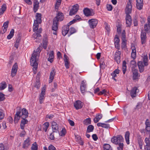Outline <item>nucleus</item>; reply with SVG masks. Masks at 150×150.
I'll list each match as a JSON object with an SVG mask.
<instances>
[{
  "label": "nucleus",
  "instance_id": "2eb2a0df",
  "mask_svg": "<svg viewBox=\"0 0 150 150\" xmlns=\"http://www.w3.org/2000/svg\"><path fill=\"white\" fill-rule=\"evenodd\" d=\"M64 61L65 62V66L67 69L69 68V62L68 57L66 54L64 55Z\"/></svg>",
  "mask_w": 150,
  "mask_h": 150
},
{
  "label": "nucleus",
  "instance_id": "bf43d9fd",
  "mask_svg": "<svg viewBox=\"0 0 150 150\" xmlns=\"http://www.w3.org/2000/svg\"><path fill=\"white\" fill-rule=\"evenodd\" d=\"M22 120H21V123L23 124L24 125H25V124H27L28 121L27 120L25 119V118H22Z\"/></svg>",
  "mask_w": 150,
  "mask_h": 150
},
{
  "label": "nucleus",
  "instance_id": "f8f14e48",
  "mask_svg": "<svg viewBox=\"0 0 150 150\" xmlns=\"http://www.w3.org/2000/svg\"><path fill=\"white\" fill-rule=\"evenodd\" d=\"M83 103L80 100H78L74 103V106L76 110L81 108Z\"/></svg>",
  "mask_w": 150,
  "mask_h": 150
},
{
  "label": "nucleus",
  "instance_id": "3c124183",
  "mask_svg": "<svg viewBox=\"0 0 150 150\" xmlns=\"http://www.w3.org/2000/svg\"><path fill=\"white\" fill-rule=\"evenodd\" d=\"M120 70L118 69H117L115 70L113 72V76L114 77H115L117 76L116 74H118L119 73Z\"/></svg>",
  "mask_w": 150,
  "mask_h": 150
},
{
  "label": "nucleus",
  "instance_id": "e433bc0d",
  "mask_svg": "<svg viewBox=\"0 0 150 150\" xmlns=\"http://www.w3.org/2000/svg\"><path fill=\"white\" fill-rule=\"evenodd\" d=\"M14 33V30L13 29H12L9 34L7 36V38L8 39H10L13 36Z\"/></svg>",
  "mask_w": 150,
  "mask_h": 150
},
{
  "label": "nucleus",
  "instance_id": "a19ab883",
  "mask_svg": "<svg viewBox=\"0 0 150 150\" xmlns=\"http://www.w3.org/2000/svg\"><path fill=\"white\" fill-rule=\"evenodd\" d=\"M6 9V7L5 5H3L1 8L0 9V15L2 14Z\"/></svg>",
  "mask_w": 150,
  "mask_h": 150
},
{
  "label": "nucleus",
  "instance_id": "4d7b16f0",
  "mask_svg": "<svg viewBox=\"0 0 150 150\" xmlns=\"http://www.w3.org/2000/svg\"><path fill=\"white\" fill-rule=\"evenodd\" d=\"M106 8L108 11H110L112 10V7L111 5L107 4L106 5Z\"/></svg>",
  "mask_w": 150,
  "mask_h": 150
},
{
  "label": "nucleus",
  "instance_id": "79ce46f5",
  "mask_svg": "<svg viewBox=\"0 0 150 150\" xmlns=\"http://www.w3.org/2000/svg\"><path fill=\"white\" fill-rule=\"evenodd\" d=\"M145 30L147 33H150V26L148 24H146L144 25Z\"/></svg>",
  "mask_w": 150,
  "mask_h": 150
},
{
  "label": "nucleus",
  "instance_id": "0eeeda50",
  "mask_svg": "<svg viewBox=\"0 0 150 150\" xmlns=\"http://www.w3.org/2000/svg\"><path fill=\"white\" fill-rule=\"evenodd\" d=\"M79 8V6L77 4L73 6L72 8L70 11L69 15L72 16L75 14L78 11Z\"/></svg>",
  "mask_w": 150,
  "mask_h": 150
},
{
  "label": "nucleus",
  "instance_id": "a18cd8bd",
  "mask_svg": "<svg viewBox=\"0 0 150 150\" xmlns=\"http://www.w3.org/2000/svg\"><path fill=\"white\" fill-rule=\"evenodd\" d=\"M117 145L118 146L117 147V150H123L124 147V144L122 142L119 143Z\"/></svg>",
  "mask_w": 150,
  "mask_h": 150
},
{
  "label": "nucleus",
  "instance_id": "603ef678",
  "mask_svg": "<svg viewBox=\"0 0 150 150\" xmlns=\"http://www.w3.org/2000/svg\"><path fill=\"white\" fill-rule=\"evenodd\" d=\"M54 127L55 128H52L53 132H57L59 134V131L58 130V125H57V126H54Z\"/></svg>",
  "mask_w": 150,
  "mask_h": 150
},
{
  "label": "nucleus",
  "instance_id": "0e129e2a",
  "mask_svg": "<svg viewBox=\"0 0 150 150\" xmlns=\"http://www.w3.org/2000/svg\"><path fill=\"white\" fill-rule=\"evenodd\" d=\"M106 90L105 89H104L102 91L98 93V95H100L103 94H105L106 92Z\"/></svg>",
  "mask_w": 150,
  "mask_h": 150
},
{
  "label": "nucleus",
  "instance_id": "473e14b6",
  "mask_svg": "<svg viewBox=\"0 0 150 150\" xmlns=\"http://www.w3.org/2000/svg\"><path fill=\"white\" fill-rule=\"evenodd\" d=\"M102 115H96L95 118L93 119L94 122L95 123H96L98 122V121L102 118Z\"/></svg>",
  "mask_w": 150,
  "mask_h": 150
},
{
  "label": "nucleus",
  "instance_id": "f704fd0d",
  "mask_svg": "<svg viewBox=\"0 0 150 150\" xmlns=\"http://www.w3.org/2000/svg\"><path fill=\"white\" fill-rule=\"evenodd\" d=\"M94 129V127L92 125H90L87 128L86 133H89L92 132Z\"/></svg>",
  "mask_w": 150,
  "mask_h": 150
},
{
  "label": "nucleus",
  "instance_id": "412c9836",
  "mask_svg": "<svg viewBox=\"0 0 150 150\" xmlns=\"http://www.w3.org/2000/svg\"><path fill=\"white\" fill-rule=\"evenodd\" d=\"M143 62L142 61H139L138 62V66L139 71L140 73L143 72L144 70V67Z\"/></svg>",
  "mask_w": 150,
  "mask_h": 150
},
{
  "label": "nucleus",
  "instance_id": "09e8293b",
  "mask_svg": "<svg viewBox=\"0 0 150 150\" xmlns=\"http://www.w3.org/2000/svg\"><path fill=\"white\" fill-rule=\"evenodd\" d=\"M127 40H122L121 48L124 49L127 47Z\"/></svg>",
  "mask_w": 150,
  "mask_h": 150
},
{
  "label": "nucleus",
  "instance_id": "f257e3e1",
  "mask_svg": "<svg viewBox=\"0 0 150 150\" xmlns=\"http://www.w3.org/2000/svg\"><path fill=\"white\" fill-rule=\"evenodd\" d=\"M42 49L41 47L40 46L36 50L35 52L34 51V52L32 55L30 59V63L31 65L33 67V69L34 71L35 70H37L38 67V64L37 62L36 57L39 55Z\"/></svg>",
  "mask_w": 150,
  "mask_h": 150
},
{
  "label": "nucleus",
  "instance_id": "de8ad7c7",
  "mask_svg": "<svg viewBox=\"0 0 150 150\" xmlns=\"http://www.w3.org/2000/svg\"><path fill=\"white\" fill-rule=\"evenodd\" d=\"M148 60L147 56H144L143 58V61L142 62L145 66H147L148 65L147 61Z\"/></svg>",
  "mask_w": 150,
  "mask_h": 150
},
{
  "label": "nucleus",
  "instance_id": "a211bd4d",
  "mask_svg": "<svg viewBox=\"0 0 150 150\" xmlns=\"http://www.w3.org/2000/svg\"><path fill=\"white\" fill-rule=\"evenodd\" d=\"M53 25L52 29L53 30H57L58 29V22L57 21L56 18H54L53 20Z\"/></svg>",
  "mask_w": 150,
  "mask_h": 150
},
{
  "label": "nucleus",
  "instance_id": "5701e85b",
  "mask_svg": "<svg viewBox=\"0 0 150 150\" xmlns=\"http://www.w3.org/2000/svg\"><path fill=\"white\" fill-rule=\"evenodd\" d=\"M120 52L118 51L116 52L115 55L114 59L116 61L117 64H119L120 62Z\"/></svg>",
  "mask_w": 150,
  "mask_h": 150
},
{
  "label": "nucleus",
  "instance_id": "72a5a7b5",
  "mask_svg": "<svg viewBox=\"0 0 150 150\" xmlns=\"http://www.w3.org/2000/svg\"><path fill=\"white\" fill-rule=\"evenodd\" d=\"M76 31V30L73 27H71L69 29V33L70 34L68 35V37L70 36L71 35L75 33Z\"/></svg>",
  "mask_w": 150,
  "mask_h": 150
},
{
  "label": "nucleus",
  "instance_id": "5fc2aeb1",
  "mask_svg": "<svg viewBox=\"0 0 150 150\" xmlns=\"http://www.w3.org/2000/svg\"><path fill=\"white\" fill-rule=\"evenodd\" d=\"M136 51H132L131 54V57L134 59H135L136 58Z\"/></svg>",
  "mask_w": 150,
  "mask_h": 150
},
{
  "label": "nucleus",
  "instance_id": "4468645a",
  "mask_svg": "<svg viewBox=\"0 0 150 150\" xmlns=\"http://www.w3.org/2000/svg\"><path fill=\"white\" fill-rule=\"evenodd\" d=\"M126 21L127 27H130L131 25L132 20L131 17L129 15H126Z\"/></svg>",
  "mask_w": 150,
  "mask_h": 150
},
{
  "label": "nucleus",
  "instance_id": "20e7f679",
  "mask_svg": "<svg viewBox=\"0 0 150 150\" xmlns=\"http://www.w3.org/2000/svg\"><path fill=\"white\" fill-rule=\"evenodd\" d=\"M123 137L120 135H118L117 136L113 137V143L117 144L123 142L124 141Z\"/></svg>",
  "mask_w": 150,
  "mask_h": 150
},
{
  "label": "nucleus",
  "instance_id": "49530a36",
  "mask_svg": "<svg viewBox=\"0 0 150 150\" xmlns=\"http://www.w3.org/2000/svg\"><path fill=\"white\" fill-rule=\"evenodd\" d=\"M49 126V123L48 122L45 123L43 125V129L44 130L45 132H46Z\"/></svg>",
  "mask_w": 150,
  "mask_h": 150
},
{
  "label": "nucleus",
  "instance_id": "e2e57ef3",
  "mask_svg": "<svg viewBox=\"0 0 150 150\" xmlns=\"http://www.w3.org/2000/svg\"><path fill=\"white\" fill-rule=\"evenodd\" d=\"M9 23L8 21H7L6 22H4V23L2 27L7 28Z\"/></svg>",
  "mask_w": 150,
  "mask_h": 150
},
{
  "label": "nucleus",
  "instance_id": "9b49d317",
  "mask_svg": "<svg viewBox=\"0 0 150 150\" xmlns=\"http://www.w3.org/2000/svg\"><path fill=\"white\" fill-rule=\"evenodd\" d=\"M18 68V64L15 63L13 66L11 71V75L12 77L14 76L16 74Z\"/></svg>",
  "mask_w": 150,
  "mask_h": 150
},
{
  "label": "nucleus",
  "instance_id": "13d9d810",
  "mask_svg": "<svg viewBox=\"0 0 150 150\" xmlns=\"http://www.w3.org/2000/svg\"><path fill=\"white\" fill-rule=\"evenodd\" d=\"M66 132V129L64 128H63L61 132V133L62 134L61 136H64Z\"/></svg>",
  "mask_w": 150,
  "mask_h": 150
},
{
  "label": "nucleus",
  "instance_id": "c756f323",
  "mask_svg": "<svg viewBox=\"0 0 150 150\" xmlns=\"http://www.w3.org/2000/svg\"><path fill=\"white\" fill-rule=\"evenodd\" d=\"M103 148L104 150H112L110 145L107 144H105L103 145Z\"/></svg>",
  "mask_w": 150,
  "mask_h": 150
},
{
  "label": "nucleus",
  "instance_id": "a878e982",
  "mask_svg": "<svg viewBox=\"0 0 150 150\" xmlns=\"http://www.w3.org/2000/svg\"><path fill=\"white\" fill-rule=\"evenodd\" d=\"M86 84L83 81L81 83L80 86V89L82 93H84L85 91Z\"/></svg>",
  "mask_w": 150,
  "mask_h": 150
},
{
  "label": "nucleus",
  "instance_id": "6e6552de",
  "mask_svg": "<svg viewBox=\"0 0 150 150\" xmlns=\"http://www.w3.org/2000/svg\"><path fill=\"white\" fill-rule=\"evenodd\" d=\"M83 13L86 16H93L94 14L93 10L87 8H85L83 10Z\"/></svg>",
  "mask_w": 150,
  "mask_h": 150
},
{
  "label": "nucleus",
  "instance_id": "39448f33",
  "mask_svg": "<svg viewBox=\"0 0 150 150\" xmlns=\"http://www.w3.org/2000/svg\"><path fill=\"white\" fill-rule=\"evenodd\" d=\"M98 20L95 19H90L88 21V23L90 28L92 29L96 27L98 24Z\"/></svg>",
  "mask_w": 150,
  "mask_h": 150
},
{
  "label": "nucleus",
  "instance_id": "69168bd1",
  "mask_svg": "<svg viewBox=\"0 0 150 150\" xmlns=\"http://www.w3.org/2000/svg\"><path fill=\"white\" fill-rule=\"evenodd\" d=\"M68 121L69 123L70 124V125L71 126H74V122L73 121L69 119L68 120Z\"/></svg>",
  "mask_w": 150,
  "mask_h": 150
},
{
  "label": "nucleus",
  "instance_id": "37998d69",
  "mask_svg": "<svg viewBox=\"0 0 150 150\" xmlns=\"http://www.w3.org/2000/svg\"><path fill=\"white\" fill-rule=\"evenodd\" d=\"M6 87V84L5 82H3L0 84V90H3Z\"/></svg>",
  "mask_w": 150,
  "mask_h": 150
},
{
  "label": "nucleus",
  "instance_id": "dca6fc26",
  "mask_svg": "<svg viewBox=\"0 0 150 150\" xmlns=\"http://www.w3.org/2000/svg\"><path fill=\"white\" fill-rule=\"evenodd\" d=\"M146 33L145 32H142L141 34V42L142 44L145 43L146 39Z\"/></svg>",
  "mask_w": 150,
  "mask_h": 150
},
{
  "label": "nucleus",
  "instance_id": "c03bdc74",
  "mask_svg": "<svg viewBox=\"0 0 150 150\" xmlns=\"http://www.w3.org/2000/svg\"><path fill=\"white\" fill-rule=\"evenodd\" d=\"M31 150H38V146L36 142H34L31 148Z\"/></svg>",
  "mask_w": 150,
  "mask_h": 150
},
{
  "label": "nucleus",
  "instance_id": "bb28decb",
  "mask_svg": "<svg viewBox=\"0 0 150 150\" xmlns=\"http://www.w3.org/2000/svg\"><path fill=\"white\" fill-rule=\"evenodd\" d=\"M54 58V52L53 51H52L49 54V58L48 59V60L51 63H52L53 61Z\"/></svg>",
  "mask_w": 150,
  "mask_h": 150
},
{
  "label": "nucleus",
  "instance_id": "f3484780",
  "mask_svg": "<svg viewBox=\"0 0 150 150\" xmlns=\"http://www.w3.org/2000/svg\"><path fill=\"white\" fill-rule=\"evenodd\" d=\"M30 138L29 137H28L27 139L24 141L23 144V148L24 149L27 148L30 145Z\"/></svg>",
  "mask_w": 150,
  "mask_h": 150
},
{
  "label": "nucleus",
  "instance_id": "aec40b11",
  "mask_svg": "<svg viewBox=\"0 0 150 150\" xmlns=\"http://www.w3.org/2000/svg\"><path fill=\"white\" fill-rule=\"evenodd\" d=\"M54 18H56L57 19V21H61L63 20L64 18L63 14L59 12H58V14H57V16Z\"/></svg>",
  "mask_w": 150,
  "mask_h": 150
},
{
  "label": "nucleus",
  "instance_id": "58836bf2",
  "mask_svg": "<svg viewBox=\"0 0 150 150\" xmlns=\"http://www.w3.org/2000/svg\"><path fill=\"white\" fill-rule=\"evenodd\" d=\"M83 124L85 125H88L91 123V119L90 118H87L83 121Z\"/></svg>",
  "mask_w": 150,
  "mask_h": 150
},
{
  "label": "nucleus",
  "instance_id": "ddd939ff",
  "mask_svg": "<svg viewBox=\"0 0 150 150\" xmlns=\"http://www.w3.org/2000/svg\"><path fill=\"white\" fill-rule=\"evenodd\" d=\"M45 94V89L43 88L42 89L41 93L40 94V97L39 98L40 103L42 104L43 102L44 98V96Z\"/></svg>",
  "mask_w": 150,
  "mask_h": 150
},
{
  "label": "nucleus",
  "instance_id": "393cba45",
  "mask_svg": "<svg viewBox=\"0 0 150 150\" xmlns=\"http://www.w3.org/2000/svg\"><path fill=\"white\" fill-rule=\"evenodd\" d=\"M55 74V71L54 69H53L51 72L50 76V80H49V83H51L52 81L54 79V76Z\"/></svg>",
  "mask_w": 150,
  "mask_h": 150
},
{
  "label": "nucleus",
  "instance_id": "7ed1b4c3",
  "mask_svg": "<svg viewBox=\"0 0 150 150\" xmlns=\"http://www.w3.org/2000/svg\"><path fill=\"white\" fill-rule=\"evenodd\" d=\"M42 15L41 13H37L35 16L36 19L34 21L33 24V31H36L39 27V23L40 24L42 22L41 20Z\"/></svg>",
  "mask_w": 150,
  "mask_h": 150
},
{
  "label": "nucleus",
  "instance_id": "6e6d98bb",
  "mask_svg": "<svg viewBox=\"0 0 150 150\" xmlns=\"http://www.w3.org/2000/svg\"><path fill=\"white\" fill-rule=\"evenodd\" d=\"M5 99L4 95L1 93H0V101L4 100Z\"/></svg>",
  "mask_w": 150,
  "mask_h": 150
},
{
  "label": "nucleus",
  "instance_id": "9d476101",
  "mask_svg": "<svg viewBox=\"0 0 150 150\" xmlns=\"http://www.w3.org/2000/svg\"><path fill=\"white\" fill-rule=\"evenodd\" d=\"M120 40L118 36L116 35L114 38V44L115 47L118 50L120 49Z\"/></svg>",
  "mask_w": 150,
  "mask_h": 150
},
{
  "label": "nucleus",
  "instance_id": "c9c22d12",
  "mask_svg": "<svg viewBox=\"0 0 150 150\" xmlns=\"http://www.w3.org/2000/svg\"><path fill=\"white\" fill-rule=\"evenodd\" d=\"M130 66L132 69H134L137 66L136 62L134 59L131 61L130 63Z\"/></svg>",
  "mask_w": 150,
  "mask_h": 150
},
{
  "label": "nucleus",
  "instance_id": "052dcab7",
  "mask_svg": "<svg viewBox=\"0 0 150 150\" xmlns=\"http://www.w3.org/2000/svg\"><path fill=\"white\" fill-rule=\"evenodd\" d=\"M146 145H150V140L149 138L146 137L145 139Z\"/></svg>",
  "mask_w": 150,
  "mask_h": 150
},
{
  "label": "nucleus",
  "instance_id": "2f4dec72",
  "mask_svg": "<svg viewBox=\"0 0 150 150\" xmlns=\"http://www.w3.org/2000/svg\"><path fill=\"white\" fill-rule=\"evenodd\" d=\"M97 125L98 127H101L105 128H108L109 126V125L102 123H97Z\"/></svg>",
  "mask_w": 150,
  "mask_h": 150
},
{
  "label": "nucleus",
  "instance_id": "f03ea898",
  "mask_svg": "<svg viewBox=\"0 0 150 150\" xmlns=\"http://www.w3.org/2000/svg\"><path fill=\"white\" fill-rule=\"evenodd\" d=\"M19 108V111H17L15 115L14 121L15 123L18 122L21 117L22 118H25L28 116V113L26 109L23 108L22 109L21 115V107Z\"/></svg>",
  "mask_w": 150,
  "mask_h": 150
},
{
  "label": "nucleus",
  "instance_id": "680f3d73",
  "mask_svg": "<svg viewBox=\"0 0 150 150\" xmlns=\"http://www.w3.org/2000/svg\"><path fill=\"white\" fill-rule=\"evenodd\" d=\"M133 21L134 26H137L138 25V22L136 18H134L133 20Z\"/></svg>",
  "mask_w": 150,
  "mask_h": 150
},
{
  "label": "nucleus",
  "instance_id": "423d86ee",
  "mask_svg": "<svg viewBox=\"0 0 150 150\" xmlns=\"http://www.w3.org/2000/svg\"><path fill=\"white\" fill-rule=\"evenodd\" d=\"M132 8V2L130 0H129V1L127 2L126 8L125 9V13L126 15H129V14L131 13Z\"/></svg>",
  "mask_w": 150,
  "mask_h": 150
},
{
  "label": "nucleus",
  "instance_id": "7c9ffc66",
  "mask_svg": "<svg viewBox=\"0 0 150 150\" xmlns=\"http://www.w3.org/2000/svg\"><path fill=\"white\" fill-rule=\"evenodd\" d=\"M127 70L126 62L124 60L122 62V71L124 74H125Z\"/></svg>",
  "mask_w": 150,
  "mask_h": 150
},
{
  "label": "nucleus",
  "instance_id": "6ab92c4d",
  "mask_svg": "<svg viewBox=\"0 0 150 150\" xmlns=\"http://www.w3.org/2000/svg\"><path fill=\"white\" fill-rule=\"evenodd\" d=\"M137 91H139V90L136 87H134L131 90L130 92L131 96L132 98H134L136 96Z\"/></svg>",
  "mask_w": 150,
  "mask_h": 150
},
{
  "label": "nucleus",
  "instance_id": "4be33fe9",
  "mask_svg": "<svg viewBox=\"0 0 150 150\" xmlns=\"http://www.w3.org/2000/svg\"><path fill=\"white\" fill-rule=\"evenodd\" d=\"M67 27L68 26L64 25L62 28V33L64 36H65L69 31V28Z\"/></svg>",
  "mask_w": 150,
  "mask_h": 150
},
{
  "label": "nucleus",
  "instance_id": "c85d7f7f",
  "mask_svg": "<svg viewBox=\"0 0 150 150\" xmlns=\"http://www.w3.org/2000/svg\"><path fill=\"white\" fill-rule=\"evenodd\" d=\"M39 3L37 0H35L34 2V11L35 13L38 8Z\"/></svg>",
  "mask_w": 150,
  "mask_h": 150
},
{
  "label": "nucleus",
  "instance_id": "8fccbe9b",
  "mask_svg": "<svg viewBox=\"0 0 150 150\" xmlns=\"http://www.w3.org/2000/svg\"><path fill=\"white\" fill-rule=\"evenodd\" d=\"M143 4V3H140L139 4L137 3V8L139 10L142 9V8Z\"/></svg>",
  "mask_w": 150,
  "mask_h": 150
},
{
  "label": "nucleus",
  "instance_id": "338daca9",
  "mask_svg": "<svg viewBox=\"0 0 150 150\" xmlns=\"http://www.w3.org/2000/svg\"><path fill=\"white\" fill-rule=\"evenodd\" d=\"M49 150H56L55 148L52 145H50L49 147Z\"/></svg>",
  "mask_w": 150,
  "mask_h": 150
},
{
  "label": "nucleus",
  "instance_id": "4c0bfd02",
  "mask_svg": "<svg viewBox=\"0 0 150 150\" xmlns=\"http://www.w3.org/2000/svg\"><path fill=\"white\" fill-rule=\"evenodd\" d=\"M41 35L39 33L36 32L33 35V37L34 38V40H37L38 38H41Z\"/></svg>",
  "mask_w": 150,
  "mask_h": 150
},
{
  "label": "nucleus",
  "instance_id": "b1692460",
  "mask_svg": "<svg viewBox=\"0 0 150 150\" xmlns=\"http://www.w3.org/2000/svg\"><path fill=\"white\" fill-rule=\"evenodd\" d=\"M48 42L47 37V35L44 36L43 40V47L45 49H46Z\"/></svg>",
  "mask_w": 150,
  "mask_h": 150
},
{
  "label": "nucleus",
  "instance_id": "774afa93",
  "mask_svg": "<svg viewBox=\"0 0 150 150\" xmlns=\"http://www.w3.org/2000/svg\"><path fill=\"white\" fill-rule=\"evenodd\" d=\"M145 131L148 133L150 131V126H146Z\"/></svg>",
  "mask_w": 150,
  "mask_h": 150
},
{
  "label": "nucleus",
  "instance_id": "864d4df0",
  "mask_svg": "<svg viewBox=\"0 0 150 150\" xmlns=\"http://www.w3.org/2000/svg\"><path fill=\"white\" fill-rule=\"evenodd\" d=\"M6 128V123L5 122H3L1 125H0V129H4Z\"/></svg>",
  "mask_w": 150,
  "mask_h": 150
},
{
  "label": "nucleus",
  "instance_id": "ea45409f",
  "mask_svg": "<svg viewBox=\"0 0 150 150\" xmlns=\"http://www.w3.org/2000/svg\"><path fill=\"white\" fill-rule=\"evenodd\" d=\"M104 59L101 58V60L100 62V67L102 69H104L105 68V63L103 62Z\"/></svg>",
  "mask_w": 150,
  "mask_h": 150
},
{
  "label": "nucleus",
  "instance_id": "1a4fd4ad",
  "mask_svg": "<svg viewBox=\"0 0 150 150\" xmlns=\"http://www.w3.org/2000/svg\"><path fill=\"white\" fill-rule=\"evenodd\" d=\"M132 72L133 73V79L134 80H138L140 76V74H138L137 69H132Z\"/></svg>",
  "mask_w": 150,
  "mask_h": 150
},
{
  "label": "nucleus",
  "instance_id": "cd10ccee",
  "mask_svg": "<svg viewBox=\"0 0 150 150\" xmlns=\"http://www.w3.org/2000/svg\"><path fill=\"white\" fill-rule=\"evenodd\" d=\"M129 135L130 133L128 131L126 132L125 134V138L126 143L127 144H129Z\"/></svg>",
  "mask_w": 150,
  "mask_h": 150
}]
</instances>
